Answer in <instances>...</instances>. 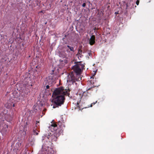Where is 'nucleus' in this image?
Masks as SVG:
<instances>
[{
	"label": "nucleus",
	"mask_w": 154,
	"mask_h": 154,
	"mask_svg": "<svg viewBox=\"0 0 154 154\" xmlns=\"http://www.w3.org/2000/svg\"><path fill=\"white\" fill-rule=\"evenodd\" d=\"M69 95V91L64 90L63 87H60L56 88L52 93V97L53 99L52 102L55 106H54V108L56 107L60 106L63 105L65 102V97L64 96Z\"/></svg>",
	"instance_id": "1"
},
{
	"label": "nucleus",
	"mask_w": 154,
	"mask_h": 154,
	"mask_svg": "<svg viewBox=\"0 0 154 154\" xmlns=\"http://www.w3.org/2000/svg\"><path fill=\"white\" fill-rule=\"evenodd\" d=\"M51 126V128H53L55 132L53 134L48 135L47 137L48 139L51 140L52 141H56L58 137L60 134L61 130L58 129L57 125L55 123H52Z\"/></svg>",
	"instance_id": "2"
},
{
	"label": "nucleus",
	"mask_w": 154,
	"mask_h": 154,
	"mask_svg": "<svg viewBox=\"0 0 154 154\" xmlns=\"http://www.w3.org/2000/svg\"><path fill=\"white\" fill-rule=\"evenodd\" d=\"M84 65L79 62L76 63L72 67V69L77 76H79L81 74L82 70L83 69Z\"/></svg>",
	"instance_id": "3"
},
{
	"label": "nucleus",
	"mask_w": 154,
	"mask_h": 154,
	"mask_svg": "<svg viewBox=\"0 0 154 154\" xmlns=\"http://www.w3.org/2000/svg\"><path fill=\"white\" fill-rule=\"evenodd\" d=\"M32 84L31 79L30 78H28L26 79L25 83L24 85L26 87L30 88L32 86Z\"/></svg>",
	"instance_id": "4"
},
{
	"label": "nucleus",
	"mask_w": 154,
	"mask_h": 154,
	"mask_svg": "<svg viewBox=\"0 0 154 154\" xmlns=\"http://www.w3.org/2000/svg\"><path fill=\"white\" fill-rule=\"evenodd\" d=\"M8 125L2 121L0 124V130L3 133L6 132L7 130Z\"/></svg>",
	"instance_id": "5"
},
{
	"label": "nucleus",
	"mask_w": 154,
	"mask_h": 154,
	"mask_svg": "<svg viewBox=\"0 0 154 154\" xmlns=\"http://www.w3.org/2000/svg\"><path fill=\"white\" fill-rule=\"evenodd\" d=\"M79 78H75L74 76L73 73H71L70 75V76L69 77L67 80V82H72L73 84L74 82H75L76 81L79 80Z\"/></svg>",
	"instance_id": "6"
},
{
	"label": "nucleus",
	"mask_w": 154,
	"mask_h": 154,
	"mask_svg": "<svg viewBox=\"0 0 154 154\" xmlns=\"http://www.w3.org/2000/svg\"><path fill=\"white\" fill-rule=\"evenodd\" d=\"M15 147V149L20 151L22 149L23 146L22 145L21 143L17 142L16 143Z\"/></svg>",
	"instance_id": "7"
},
{
	"label": "nucleus",
	"mask_w": 154,
	"mask_h": 154,
	"mask_svg": "<svg viewBox=\"0 0 154 154\" xmlns=\"http://www.w3.org/2000/svg\"><path fill=\"white\" fill-rule=\"evenodd\" d=\"M95 37L94 35H92L89 40V43L91 45H93L95 42Z\"/></svg>",
	"instance_id": "8"
},
{
	"label": "nucleus",
	"mask_w": 154,
	"mask_h": 154,
	"mask_svg": "<svg viewBox=\"0 0 154 154\" xmlns=\"http://www.w3.org/2000/svg\"><path fill=\"white\" fill-rule=\"evenodd\" d=\"M47 154H54V151L52 148L48 147V151Z\"/></svg>",
	"instance_id": "9"
},
{
	"label": "nucleus",
	"mask_w": 154,
	"mask_h": 154,
	"mask_svg": "<svg viewBox=\"0 0 154 154\" xmlns=\"http://www.w3.org/2000/svg\"><path fill=\"white\" fill-rule=\"evenodd\" d=\"M27 125H30V122L28 121L27 122H26V125H25L24 127V131H27Z\"/></svg>",
	"instance_id": "10"
},
{
	"label": "nucleus",
	"mask_w": 154,
	"mask_h": 154,
	"mask_svg": "<svg viewBox=\"0 0 154 154\" xmlns=\"http://www.w3.org/2000/svg\"><path fill=\"white\" fill-rule=\"evenodd\" d=\"M39 129L35 128L33 130V132L34 135H38V132H39Z\"/></svg>",
	"instance_id": "11"
},
{
	"label": "nucleus",
	"mask_w": 154,
	"mask_h": 154,
	"mask_svg": "<svg viewBox=\"0 0 154 154\" xmlns=\"http://www.w3.org/2000/svg\"><path fill=\"white\" fill-rule=\"evenodd\" d=\"M67 47L70 50V51H72L73 52H74V48L72 47H71L69 45H67Z\"/></svg>",
	"instance_id": "12"
},
{
	"label": "nucleus",
	"mask_w": 154,
	"mask_h": 154,
	"mask_svg": "<svg viewBox=\"0 0 154 154\" xmlns=\"http://www.w3.org/2000/svg\"><path fill=\"white\" fill-rule=\"evenodd\" d=\"M82 51L81 50L79 49L78 51V52L77 54V56H78L79 58V55H82Z\"/></svg>",
	"instance_id": "13"
},
{
	"label": "nucleus",
	"mask_w": 154,
	"mask_h": 154,
	"mask_svg": "<svg viewBox=\"0 0 154 154\" xmlns=\"http://www.w3.org/2000/svg\"><path fill=\"white\" fill-rule=\"evenodd\" d=\"M8 116V121H10L12 119V117L10 116V115H7V116L5 117V118H8L7 117Z\"/></svg>",
	"instance_id": "14"
},
{
	"label": "nucleus",
	"mask_w": 154,
	"mask_h": 154,
	"mask_svg": "<svg viewBox=\"0 0 154 154\" xmlns=\"http://www.w3.org/2000/svg\"><path fill=\"white\" fill-rule=\"evenodd\" d=\"M90 79H91V80L90 81L88 82V83H89L90 84H92V85H93L94 84V83L93 82H93H92V79H94V78H93L92 77H91Z\"/></svg>",
	"instance_id": "15"
},
{
	"label": "nucleus",
	"mask_w": 154,
	"mask_h": 154,
	"mask_svg": "<svg viewBox=\"0 0 154 154\" xmlns=\"http://www.w3.org/2000/svg\"><path fill=\"white\" fill-rule=\"evenodd\" d=\"M60 61H61V62H63H63H64L65 64H66L68 63L67 60L66 59H64L63 60H60Z\"/></svg>",
	"instance_id": "16"
},
{
	"label": "nucleus",
	"mask_w": 154,
	"mask_h": 154,
	"mask_svg": "<svg viewBox=\"0 0 154 154\" xmlns=\"http://www.w3.org/2000/svg\"><path fill=\"white\" fill-rule=\"evenodd\" d=\"M96 85H93V86H91V87L90 88H88V89H87V91H89L90 90H91L92 89V88L96 87Z\"/></svg>",
	"instance_id": "17"
},
{
	"label": "nucleus",
	"mask_w": 154,
	"mask_h": 154,
	"mask_svg": "<svg viewBox=\"0 0 154 154\" xmlns=\"http://www.w3.org/2000/svg\"><path fill=\"white\" fill-rule=\"evenodd\" d=\"M39 122L36 121V123L35 127L36 128H37V129H39L38 128V126H37V125L38 123H39Z\"/></svg>",
	"instance_id": "18"
},
{
	"label": "nucleus",
	"mask_w": 154,
	"mask_h": 154,
	"mask_svg": "<svg viewBox=\"0 0 154 154\" xmlns=\"http://www.w3.org/2000/svg\"><path fill=\"white\" fill-rule=\"evenodd\" d=\"M97 102V101H96L95 102H93L91 103V105L90 106V107H91L93 105H94L95 103H96Z\"/></svg>",
	"instance_id": "19"
},
{
	"label": "nucleus",
	"mask_w": 154,
	"mask_h": 154,
	"mask_svg": "<svg viewBox=\"0 0 154 154\" xmlns=\"http://www.w3.org/2000/svg\"><path fill=\"white\" fill-rule=\"evenodd\" d=\"M58 125H59V126L60 127V128L61 127H62V125H61V123L59 121L58 122Z\"/></svg>",
	"instance_id": "20"
},
{
	"label": "nucleus",
	"mask_w": 154,
	"mask_h": 154,
	"mask_svg": "<svg viewBox=\"0 0 154 154\" xmlns=\"http://www.w3.org/2000/svg\"><path fill=\"white\" fill-rule=\"evenodd\" d=\"M139 3V1L138 0H137L136 2V4L137 5H138Z\"/></svg>",
	"instance_id": "21"
},
{
	"label": "nucleus",
	"mask_w": 154,
	"mask_h": 154,
	"mask_svg": "<svg viewBox=\"0 0 154 154\" xmlns=\"http://www.w3.org/2000/svg\"><path fill=\"white\" fill-rule=\"evenodd\" d=\"M11 106H13V107H14L15 106V104L14 103H13L12 104H11Z\"/></svg>",
	"instance_id": "22"
},
{
	"label": "nucleus",
	"mask_w": 154,
	"mask_h": 154,
	"mask_svg": "<svg viewBox=\"0 0 154 154\" xmlns=\"http://www.w3.org/2000/svg\"><path fill=\"white\" fill-rule=\"evenodd\" d=\"M85 5H86V4L85 3H84L82 5V6L83 7H85Z\"/></svg>",
	"instance_id": "23"
},
{
	"label": "nucleus",
	"mask_w": 154,
	"mask_h": 154,
	"mask_svg": "<svg viewBox=\"0 0 154 154\" xmlns=\"http://www.w3.org/2000/svg\"><path fill=\"white\" fill-rule=\"evenodd\" d=\"M49 87H50V86L49 85H47L46 86V89H49Z\"/></svg>",
	"instance_id": "24"
},
{
	"label": "nucleus",
	"mask_w": 154,
	"mask_h": 154,
	"mask_svg": "<svg viewBox=\"0 0 154 154\" xmlns=\"http://www.w3.org/2000/svg\"><path fill=\"white\" fill-rule=\"evenodd\" d=\"M79 56V59H80V58H81L82 57H83V56L82 55H80Z\"/></svg>",
	"instance_id": "25"
},
{
	"label": "nucleus",
	"mask_w": 154,
	"mask_h": 154,
	"mask_svg": "<svg viewBox=\"0 0 154 154\" xmlns=\"http://www.w3.org/2000/svg\"><path fill=\"white\" fill-rule=\"evenodd\" d=\"M66 51L67 52H70V51H69V48L68 49H66Z\"/></svg>",
	"instance_id": "26"
},
{
	"label": "nucleus",
	"mask_w": 154,
	"mask_h": 154,
	"mask_svg": "<svg viewBox=\"0 0 154 154\" xmlns=\"http://www.w3.org/2000/svg\"><path fill=\"white\" fill-rule=\"evenodd\" d=\"M43 147H44L43 146H42V150H41V151H42V150H43Z\"/></svg>",
	"instance_id": "27"
},
{
	"label": "nucleus",
	"mask_w": 154,
	"mask_h": 154,
	"mask_svg": "<svg viewBox=\"0 0 154 154\" xmlns=\"http://www.w3.org/2000/svg\"><path fill=\"white\" fill-rule=\"evenodd\" d=\"M49 85H51V84H49Z\"/></svg>",
	"instance_id": "28"
},
{
	"label": "nucleus",
	"mask_w": 154,
	"mask_h": 154,
	"mask_svg": "<svg viewBox=\"0 0 154 154\" xmlns=\"http://www.w3.org/2000/svg\"><path fill=\"white\" fill-rule=\"evenodd\" d=\"M10 107H8V108H10Z\"/></svg>",
	"instance_id": "29"
}]
</instances>
